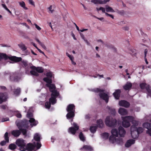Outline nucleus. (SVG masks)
<instances>
[{
  "instance_id": "f257e3e1",
  "label": "nucleus",
  "mask_w": 151,
  "mask_h": 151,
  "mask_svg": "<svg viewBox=\"0 0 151 151\" xmlns=\"http://www.w3.org/2000/svg\"><path fill=\"white\" fill-rule=\"evenodd\" d=\"M44 81L47 83L46 86L49 87L50 91L52 92L51 94V97L50 99L52 104H54L56 103V98L59 95V93L55 90V86L54 84H52V80L48 78H44Z\"/></svg>"
},
{
  "instance_id": "f03ea898",
  "label": "nucleus",
  "mask_w": 151,
  "mask_h": 151,
  "mask_svg": "<svg viewBox=\"0 0 151 151\" xmlns=\"http://www.w3.org/2000/svg\"><path fill=\"white\" fill-rule=\"evenodd\" d=\"M111 135L109 138V142L113 144H122L123 142V140L121 138H116V137L119 136L118 130L116 129H113L111 131Z\"/></svg>"
},
{
  "instance_id": "7ed1b4c3",
  "label": "nucleus",
  "mask_w": 151,
  "mask_h": 151,
  "mask_svg": "<svg viewBox=\"0 0 151 151\" xmlns=\"http://www.w3.org/2000/svg\"><path fill=\"white\" fill-rule=\"evenodd\" d=\"M123 121L122 126L125 127H127L130 125V122H131L133 125H135L138 124V121L134 119L133 117L130 116L122 117Z\"/></svg>"
},
{
  "instance_id": "20e7f679",
  "label": "nucleus",
  "mask_w": 151,
  "mask_h": 151,
  "mask_svg": "<svg viewBox=\"0 0 151 151\" xmlns=\"http://www.w3.org/2000/svg\"><path fill=\"white\" fill-rule=\"evenodd\" d=\"M41 146V144L39 142L36 143L35 142H33V144L31 143H29L26 145V150L28 151H34L40 148Z\"/></svg>"
},
{
  "instance_id": "39448f33",
  "label": "nucleus",
  "mask_w": 151,
  "mask_h": 151,
  "mask_svg": "<svg viewBox=\"0 0 151 151\" xmlns=\"http://www.w3.org/2000/svg\"><path fill=\"white\" fill-rule=\"evenodd\" d=\"M75 109V106L73 104H70L68 106L66 110L68 113L66 115L67 119H69L74 117Z\"/></svg>"
},
{
  "instance_id": "423d86ee",
  "label": "nucleus",
  "mask_w": 151,
  "mask_h": 151,
  "mask_svg": "<svg viewBox=\"0 0 151 151\" xmlns=\"http://www.w3.org/2000/svg\"><path fill=\"white\" fill-rule=\"evenodd\" d=\"M16 145L19 147V150L21 151L26 150V143L25 141L22 139H17L16 142Z\"/></svg>"
},
{
  "instance_id": "0eeeda50",
  "label": "nucleus",
  "mask_w": 151,
  "mask_h": 151,
  "mask_svg": "<svg viewBox=\"0 0 151 151\" xmlns=\"http://www.w3.org/2000/svg\"><path fill=\"white\" fill-rule=\"evenodd\" d=\"M116 121L111 116H107L105 120L106 125L109 127H114L116 124Z\"/></svg>"
},
{
  "instance_id": "6e6552de",
  "label": "nucleus",
  "mask_w": 151,
  "mask_h": 151,
  "mask_svg": "<svg viewBox=\"0 0 151 151\" xmlns=\"http://www.w3.org/2000/svg\"><path fill=\"white\" fill-rule=\"evenodd\" d=\"M94 91L96 92H99L100 93L99 94V96L103 100H104L106 103L108 102L109 96L107 94L101 92L103 91L98 88H96L94 90Z\"/></svg>"
},
{
  "instance_id": "1a4fd4ad",
  "label": "nucleus",
  "mask_w": 151,
  "mask_h": 151,
  "mask_svg": "<svg viewBox=\"0 0 151 151\" xmlns=\"http://www.w3.org/2000/svg\"><path fill=\"white\" fill-rule=\"evenodd\" d=\"M19 130H14L12 132V134L14 137H17L20 135L21 132H22L23 134L25 135L26 134L27 131L26 129H23L22 128L18 127Z\"/></svg>"
},
{
  "instance_id": "9d476101",
  "label": "nucleus",
  "mask_w": 151,
  "mask_h": 151,
  "mask_svg": "<svg viewBox=\"0 0 151 151\" xmlns=\"http://www.w3.org/2000/svg\"><path fill=\"white\" fill-rule=\"evenodd\" d=\"M72 125L73 126V127L69 128L68 130V132L73 135H74L76 133V131L79 129V127L77 124L75 123L72 124Z\"/></svg>"
},
{
  "instance_id": "9b49d317",
  "label": "nucleus",
  "mask_w": 151,
  "mask_h": 151,
  "mask_svg": "<svg viewBox=\"0 0 151 151\" xmlns=\"http://www.w3.org/2000/svg\"><path fill=\"white\" fill-rule=\"evenodd\" d=\"M33 114L31 112H28L27 114V117L29 118L30 119L29 121L30 123V125L31 127L36 126L38 123L37 121H36L35 119L33 118H31L32 117Z\"/></svg>"
},
{
  "instance_id": "f8f14e48",
  "label": "nucleus",
  "mask_w": 151,
  "mask_h": 151,
  "mask_svg": "<svg viewBox=\"0 0 151 151\" xmlns=\"http://www.w3.org/2000/svg\"><path fill=\"white\" fill-rule=\"evenodd\" d=\"M134 129H136L135 128V125H132L131 127V134L132 137L133 139H136L138 137L139 134L137 130Z\"/></svg>"
},
{
  "instance_id": "ddd939ff",
  "label": "nucleus",
  "mask_w": 151,
  "mask_h": 151,
  "mask_svg": "<svg viewBox=\"0 0 151 151\" xmlns=\"http://www.w3.org/2000/svg\"><path fill=\"white\" fill-rule=\"evenodd\" d=\"M144 128H146V133L151 136V124L148 122L145 123L143 124Z\"/></svg>"
},
{
  "instance_id": "4468645a",
  "label": "nucleus",
  "mask_w": 151,
  "mask_h": 151,
  "mask_svg": "<svg viewBox=\"0 0 151 151\" xmlns=\"http://www.w3.org/2000/svg\"><path fill=\"white\" fill-rule=\"evenodd\" d=\"M140 86L142 89L145 88L148 93H151V87L149 85H147L145 83H142L140 85Z\"/></svg>"
},
{
  "instance_id": "2eb2a0df",
  "label": "nucleus",
  "mask_w": 151,
  "mask_h": 151,
  "mask_svg": "<svg viewBox=\"0 0 151 151\" xmlns=\"http://www.w3.org/2000/svg\"><path fill=\"white\" fill-rule=\"evenodd\" d=\"M119 135L121 137H124L126 134V131L122 127H120L118 129Z\"/></svg>"
},
{
  "instance_id": "dca6fc26",
  "label": "nucleus",
  "mask_w": 151,
  "mask_h": 151,
  "mask_svg": "<svg viewBox=\"0 0 151 151\" xmlns=\"http://www.w3.org/2000/svg\"><path fill=\"white\" fill-rule=\"evenodd\" d=\"M119 104L120 106H123L125 107H128L129 106V104L126 101L122 100L119 102Z\"/></svg>"
},
{
  "instance_id": "f3484780",
  "label": "nucleus",
  "mask_w": 151,
  "mask_h": 151,
  "mask_svg": "<svg viewBox=\"0 0 151 151\" xmlns=\"http://www.w3.org/2000/svg\"><path fill=\"white\" fill-rule=\"evenodd\" d=\"M5 141H3L1 142L0 144L2 146L4 145L6 142H9V138L8 137V133L7 132H6L5 133L4 135Z\"/></svg>"
},
{
  "instance_id": "a211bd4d",
  "label": "nucleus",
  "mask_w": 151,
  "mask_h": 151,
  "mask_svg": "<svg viewBox=\"0 0 151 151\" xmlns=\"http://www.w3.org/2000/svg\"><path fill=\"white\" fill-rule=\"evenodd\" d=\"M121 92V90L119 89L116 90L115 92L113 93V95L115 99H119Z\"/></svg>"
},
{
  "instance_id": "6ab92c4d",
  "label": "nucleus",
  "mask_w": 151,
  "mask_h": 151,
  "mask_svg": "<svg viewBox=\"0 0 151 151\" xmlns=\"http://www.w3.org/2000/svg\"><path fill=\"white\" fill-rule=\"evenodd\" d=\"M119 113L122 115H124L127 114V110L125 109L120 108L118 111Z\"/></svg>"
},
{
  "instance_id": "aec40b11",
  "label": "nucleus",
  "mask_w": 151,
  "mask_h": 151,
  "mask_svg": "<svg viewBox=\"0 0 151 151\" xmlns=\"http://www.w3.org/2000/svg\"><path fill=\"white\" fill-rule=\"evenodd\" d=\"M135 143V140L133 139H130L128 140L125 144V146L126 147H129L132 145L133 144Z\"/></svg>"
},
{
  "instance_id": "412c9836",
  "label": "nucleus",
  "mask_w": 151,
  "mask_h": 151,
  "mask_svg": "<svg viewBox=\"0 0 151 151\" xmlns=\"http://www.w3.org/2000/svg\"><path fill=\"white\" fill-rule=\"evenodd\" d=\"M30 68L31 69H33L34 70H36V71L37 73H42L43 72V70L42 68L40 67H38L37 68L34 66H32L30 67Z\"/></svg>"
},
{
  "instance_id": "4be33fe9",
  "label": "nucleus",
  "mask_w": 151,
  "mask_h": 151,
  "mask_svg": "<svg viewBox=\"0 0 151 151\" xmlns=\"http://www.w3.org/2000/svg\"><path fill=\"white\" fill-rule=\"evenodd\" d=\"M7 99L6 94L3 93H0V104L1 103L4 101L6 100Z\"/></svg>"
},
{
  "instance_id": "5701e85b",
  "label": "nucleus",
  "mask_w": 151,
  "mask_h": 151,
  "mask_svg": "<svg viewBox=\"0 0 151 151\" xmlns=\"http://www.w3.org/2000/svg\"><path fill=\"white\" fill-rule=\"evenodd\" d=\"M132 86V84L130 82H127L125 85L123 86L124 88L126 90H129Z\"/></svg>"
},
{
  "instance_id": "b1692460",
  "label": "nucleus",
  "mask_w": 151,
  "mask_h": 151,
  "mask_svg": "<svg viewBox=\"0 0 151 151\" xmlns=\"http://www.w3.org/2000/svg\"><path fill=\"white\" fill-rule=\"evenodd\" d=\"M40 135L39 134L36 133L35 134L34 139L36 141H37V142H39L40 143Z\"/></svg>"
},
{
  "instance_id": "393cba45",
  "label": "nucleus",
  "mask_w": 151,
  "mask_h": 151,
  "mask_svg": "<svg viewBox=\"0 0 151 151\" xmlns=\"http://www.w3.org/2000/svg\"><path fill=\"white\" fill-rule=\"evenodd\" d=\"M91 2L95 4H104L106 3L107 1H91Z\"/></svg>"
},
{
  "instance_id": "a878e982",
  "label": "nucleus",
  "mask_w": 151,
  "mask_h": 151,
  "mask_svg": "<svg viewBox=\"0 0 151 151\" xmlns=\"http://www.w3.org/2000/svg\"><path fill=\"white\" fill-rule=\"evenodd\" d=\"M11 60L15 62H19L22 60V58L20 57H17L16 56H13L10 58Z\"/></svg>"
},
{
  "instance_id": "bb28decb",
  "label": "nucleus",
  "mask_w": 151,
  "mask_h": 151,
  "mask_svg": "<svg viewBox=\"0 0 151 151\" xmlns=\"http://www.w3.org/2000/svg\"><path fill=\"white\" fill-rule=\"evenodd\" d=\"M97 126L100 128H102L104 126V123L102 120L101 119H99L97 120L96 122Z\"/></svg>"
},
{
  "instance_id": "cd10ccee",
  "label": "nucleus",
  "mask_w": 151,
  "mask_h": 151,
  "mask_svg": "<svg viewBox=\"0 0 151 151\" xmlns=\"http://www.w3.org/2000/svg\"><path fill=\"white\" fill-rule=\"evenodd\" d=\"M105 9L107 12H115L112 8L108 6H106Z\"/></svg>"
},
{
  "instance_id": "c85d7f7f",
  "label": "nucleus",
  "mask_w": 151,
  "mask_h": 151,
  "mask_svg": "<svg viewBox=\"0 0 151 151\" xmlns=\"http://www.w3.org/2000/svg\"><path fill=\"white\" fill-rule=\"evenodd\" d=\"M85 149L87 151H91L93 150L92 148L90 146L85 145L81 149Z\"/></svg>"
},
{
  "instance_id": "c756f323",
  "label": "nucleus",
  "mask_w": 151,
  "mask_h": 151,
  "mask_svg": "<svg viewBox=\"0 0 151 151\" xmlns=\"http://www.w3.org/2000/svg\"><path fill=\"white\" fill-rule=\"evenodd\" d=\"M138 124H136V125H134L135 126V128L136 129V130L138 132V133L139 134L140 133L142 132L143 131V129L142 127H139L138 128L136 127V126L138 125ZM135 130H136V129H134Z\"/></svg>"
},
{
  "instance_id": "7c9ffc66",
  "label": "nucleus",
  "mask_w": 151,
  "mask_h": 151,
  "mask_svg": "<svg viewBox=\"0 0 151 151\" xmlns=\"http://www.w3.org/2000/svg\"><path fill=\"white\" fill-rule=\"evenodd\" d=\"M32 70L30 71V73L32 75L37 76H38V73L37 72L36 70L32 69Z\"/></svg>"
},
{
  "instance_id": "2f4dec72",
  "label": "nucleus",
  "mask_w": 151,
  "mask_h": 151,
  "mask_svg": "<svg viewBox=\"0 0 151 151\" xmlns=\"http://www.w3.org/2000/svg\"><path fill=\"white\" fill-rule=\"evenodd\" d=\"M109 136V133H103L102 134V138L104 139H107Z\"/></svg>"
},
{
  "instance_id": "473e14b6",
  "label": "nucleus",
  "mask_w": 151,
  "mask_h": 151,
  "mask_svg": "<svg viewBox=\"0 0 151 151\" xmlns=\"http://www.w3.org/2000/svg\"><path fill=\"white\" fill-rule=\"evenodd\" d=\"M79 137L81 140L83 141H84L85 140V137L81 132L80 133Z\"/></svg>"
},
{
  "instance_id": "72a5a7b5",
  "label": "nucleus",
  "mask_w": 151,
  "mask_h": 151,
  "mask_svg": "<svg viewBox=\"0 0 151 151\" xmlns=\"http://www.w3.org/2000/svg\"><path fill=\"white\" fill-rule=\"evenodd\" d=\"M97 128V127L96 126H92L91 127L90 129L92 133H94L96 132Z\"/></svg>"
},
{
  "instance_id": "f704fd0d",
  "label": "nucleus",
  "mask_w": 151,
  "mask_h": 151,
  "mask_svg": "<svg viewBox=\"0 0 151 151\" xmlns=\"http://www.w3.org/2000/svg\"><path fill=\"white\" fill-rule=\"evenodd\" d=\"M16 146L15 144H11L9 146V149L13 150L16 149Z\"/></svg>"
},
{
  "instance_id": "c9c22d12",
  "label": "nucleus",
  "mask_w": 151,
  "mask_h": 151,
  "mask_svg": "<svg viewBox=\"0 0 151 151\" xmlns=\"http://www.w3.org/2000/svg\"><path fill=\"white\" fill-rule=\"evenodd\" d=\"M19 4L20 6L23 7L24 9L27 10V8L25 7V4L24 2L23 1L19 2Z\"/></svg>"
},
{
  "instance_id": "e433bc0d",
  "label": "nucleus",
  "mask_w": 151,
  "mask_h": 151,
  "mask_svg": "<svg viewBox=\"0 0 151 151\" xmlns=\"http://www.w3.org/2000/svg\"><path fill=\"white\" fill-rule=\"evenodd\" d=\"M21 92V89L20 88H18L14 91V93L16 95H18Z\"/></svg>"
},
{
  "instance_id": "4c0bfd02",
  "label": "nucleus",
  "mask_w": 151,
  "mask_h": 151,
  "mask_svg": "<svg viewBox=\"0 0 151 151\" xmlns=\"http://www.w3.org/2000/svg\"><path fill=\"white\" fill-rule=\"evenodd\" d=\"M107 108L109 110L110 112H111V114H114L115 112L114 109L112 108L109 107H108Z\"/></svg>"
},
{
  "instance_id": "58836bf2",
  "label": "nucleus",
  "mask_w": 151,
  "mask_h": 151,
  "mask_svg": "<svg viewBox=\"0 0 151 151\" xmlns=\"http://www.w3.org/2000/svg\"><path fill=\"white\" fill-rule=\"evenodd\" d=\"M51 103L52 104L51 102L49 101V102H47L45 103V106L46 108L49 109Z\"/></svg>"
},
{
  "instance_id": "ea45409f",
  "label": "nucleus",
  "mask_w": 151,
  "mask_h": 151,
  "mask_svg": "<svg viewBox=\"0 0 151 151\" xmlns=\"http://www.w3.org/2000/svg\"><path fill=\"white\" fill-rule=\"evenodd\" d=\"M46 76H47V77L46 78H48V79H51V78L52 77V73L51 72H48L46 73Z\"/></svg>"
},
{
  "instance_id": "a19ab883",
  "label": "nucleus",
  "mask_w": 151,
  "mask_h": 151,
  "mask_svg": "<svg viewBox=\"0 0 151 151\" xmlns=\"http://www.w3.org/2000/svg\"><path fill=\"white\" fill-rule=\"evenodd\" d=\"M7 57V56L6 54H0V60L3 58L6 59Z\"/></svg>"
},
{
  "instance_id": "79ce46f5",
  "label": "nucleus",
  "mask_w": 151,
  "mask_h": 151,
  "mask_svg": "<svg viewBox=\"0 0 151 151\" xmlns=\"http://www.w3.org/2000/svg\"><path fill=\"white\" fill-rule=\"evenodd\" d=\"M96 10L99 11V10H101L103 13H105V9L102 7H100L99 8H97Z\"/></svg>"
},
{
  "instance_id": "37998d69",
  "label": "nucleus",
  "mask_w": 151,
  "mask_h": 151,
  "mask_svg": "<svg viewBox=\"0 0 151 151\" xmlns=\"http://www.w3.org/2000/svg\"><path fill=\"white\" fill-rule=\"evenodd\" d=\"M19 47L23 50H25L27 49L26 47L23 44L20 45Z\"/></svg>"
},
{
  "instance_id": "c03bdc74",
  "label": "nucleus",
  "mask_w": 151,
  "mask_h": 151,
  "mask_svg": "<svg viewBox=\"0 0 151 151\" xmlns=\"http://www.w3.org/2000/svg\"><path fill=\"white\" fill-rule=\"evenodd\" d=\"M66 55L70 58V60H73L74 59V58L73 56H72L70 55L68 53H66Z\"/></svg>"
},
{
  "instance_id": "a18cd8bd",
  "label": "nucleus",
  "mask_w": 151,
  "mask_h": 151,
  "mask_svg": "<svg viewBox=\"0 0 151 151\" xmlns=\"http://www.w3.org/2000/svg\"><path fill=\"white\" fill-rule=\"evenodd\" d=\"M105 14L106 15L111 17L112 19H113L114 18V17L112 15L109 14L108 13H106V12L105 13Z\"/></svg>"
},
{
  "instance_id": "49530a36",
  "label": "nucleus",
  "mask_w": 151,
  "mask_h": 151,
  "mask_svg": "<svg viewBox=\"0 0 151 151\" xmlns=\"http://www.w3.org/2000/svg\"><path fill=\"white\" fill-rule=\"evenodd\" d=\"M148 50L147 49H145L144 51V57H146L147 55V54Z\"/></svg>"
},
{
  "instance_id": "de8ad7c7",
  "label": "nucleus",
  "mask_w": 151,
  "mask_h": 151,
  "mask_svg": "<svg viewBox=\"0 0 151 151\" xmlns=\"http://www.w3.org/2000/svg\"><path fill=\"white\" fill-rule=\"evenodd\" d=\"M52 6H50L48 8V9L49 10V12L52 13L53 12L54 10H52Z\"/></svg>"
},
{
  "instance_id": "09e8293b",
  "label": "nucleus",
  "mask_w": 151,
  "mask_h": 151,
  "mask_svg": "<svg viewBox=\"0 0 151 151\" xmlns=\"http://www.w3.org/2000/svg\"><path fill=\"white\" fill-rule=\"evenodd\" d=\"M10 79L12 80V81H17V78H14L12 76H10Z\"/></svg>"
},
{
  "instance_id": "8fccbe9b",
  "label": "nucleus",
  "mask_w": 151,
  "mask_h": 151,
  "mask_svg": "<svg viewBox=\"0 0 151 151\" xmlns=\"http://www.w3.org/2000/svg\"><path fill=\"white\" fill-rule=\"evenodd\" d=\"M35 26L36 28L38 30H40L41 29V28L38 26L36 24H35Z\"/></svg>"
},
{
  "instance_id": "3c124183",
  "label": "nucleus",
  "mask_w": 151,
  "mask_h": 151,
  "mask_svg": "<svg viewBox=\"0 0 151 151\" xmlns=\"http://www.w3.org/2000/svg\"><path fill=\"white\" fill-rule=\"evenodd\" d=\"M37 50L40 53L42 54H43L46 57V55H45L44 53L42 52V51H41L40 49H39L38 48H37Z\"/></svg>"
},
{
  "instance_id": "603ef678",
  "label": "nucleus",
  "mask_w": 151,
  "mask_h": 151,
  "mask_svg": "<svg viewBox=\"0 0 151 151\" xmlns=\"http://www.w3.org/2000/svg\"><path fill=\"white\" fill-rule=\"evenodd\" d=\"M22 62L23 65H24L25 66H26L27 65V63L26 61L23 60L22 61Z\"/></svg>"
},
{
  "instance_id": "864d4df0",
  "label": "nucleus",
  "mask_w": 151,
  "mask_h": 151,
  "mask_svg": "<svg viewBox=\"0 0 151 151\" xmlns=\"http://www.w3.org/2000/svg\"><path fill=\"white\" fill-rule=\"evenodd\" d=\"M29 3L32 5L35 6L34 2L33 1H29Z\"/></svg>"
},
{
  "instance_id": "5fc2aeb1",
  "label": "nucleus",
  "mask_w": 151,
  "mask_h": 151,
  "mask_svg": "<svg viewBox=\"0 0 151 151\" xmlns=\"http://www.w3.org/2000/svg\"><path fill=\"white\" fill-rule=\"evenodd\" d=\"M9 120V119L8 118H3L2 119V122H4L5 121H7Z\"/></svg>"
},
{
  "instance_id": "6e6d98bb",
  "label": "nucleus",
  "mask_w": 151,
  "mask_h": 151,
  "mask_svg": "<svg viewBox=\"0 0 151 151\" xmlns=\"http://www.w3.org/2000/svg\"><path fill=\"white\" fill-rule=\"evenodd\" d=\"M40 45L42 46V47L43 48L45 49H46V47L45 46V45L42 43L41 44H40Z\"/></svg>"
},
{
  "instance_id": "4d7b16f0",
  "label": "nucleus",
  "mask_w": 151,
  "mask_h": 151,
  "mask_svg": "<svg viewBox=\"0 0 151 151\" xmlns=\"http://www.w3.org/2000/svg\"><path fill=\"white\" fill-rule=\"evenodd\" d=\"M3 7L6 10L8 8H7L6 5L5 4H1Z\"/></svg>"
},
{
  "instance_id": "13d9d810",
  "label": "nucleus",
  "mask_w": 151,
  "mask_h": 151,
  "mask_svg": "<svg viewBox=\"0 0 151 151\" xmlns=\"http://www.w3.org/2000/svg\"><path fill=\"white\" fill-rule=\"evenodd\" d=\"M35 40L37 41V42L40 45V44H41V43L42 42H41L37 38H35Z\"/></svg>"
},
{
  "instance_id": "bf43d9fd",
  "label": "nucleus",
  "mask_w": 151,
  "mask_h": 151,
  "mask_svg": "<svg viewBox=\"0 0 151 151\" xmlns=\"http://www.w3.org/2000/svg\"><path fill=\"white\" fill-rule=\"evenodd\" d=\"M16 116L19 118H21L22 116V115L20 113H18L16 115Z\"/></svg>"
},
{
  "instance_id": "052dcab7",
  "label": "nucleus",
  "mask_w": 151,
  "mask_h": 151,
  "mask_svg": "<svg viewBox=\"0 0 151 151\" xmlns=\"http://www.w3.org/2000/svg\"><path fill=\"white\" fill-rule=\"evenodd\" d=\"M90 117V115L89 114L86 115L85 116V118L86 119H88Z\"/></svg>"
},
{
  "instance_id": "680f3d73",
  "label": "nucleus",
  "mask_w": 151,
  "mask_h": 151,
  "mask_svg": "<svg viewBox=\"0 0 151 151\" xmlns=\"http://www.w3.org/2000/svg\"><path fill=\"white\" fill-rule=\"evenodd\" d=\"M84 41L86 42L87 44L88 45H90V43L86 39H84Z\"/></svg>"
},
{
  "instance_id": "e2e57ef3",
  "label": "nucleus",
  "mask_w": 151,
  "mask_h": 151,
  "mask_svg": "<svg viewBox=\"0 0 151 151\" xmlns=\"http://www.w3.org/2000/svg\"><path fill=\"white\" fill-rule=\"evenodd\" d=\"M97 19H99V20H100L101 21H103L104 20V18L103 17H101V18H97Z\"/></svg>"
},
{
  "instance_id": "0e129e2a",
  "label": "nucleus",
  "mask_w": 151,
  "mask_h": 151,
  "mask_svg": "<svg viewBox=\"0 0 151 151\" xmlns=\"http://www.w3.org/2000/svg\"><path fill=\"white\" fill-rule=\"evenodd\" d=\"M71 61L72 63L74 65H75L76 64V63L75 62L73 61V60H71Z\"/></svg>"
},
{
  "instance_id": "69168bd1",
  "label": "nucleus",
  "mask_w": 151,
  "mask_h": 151,
  "mask_svg": "<svg viewBox=\"0 0 151 151\" xmlns=\"http://www.w3.org/2000/svg\"><path fill=\"white\" fill-rule=\"evenodd\" d=\"M74 24H75V25L78 31H79V28L78 27L77 25L75 23H74Z\"/></svg>"
},
{
  "instance_id": "338daca9",
  "label": "nucleus",
  "mask_w": 151,
  "mask_h": 151,
  "mask_svg": "<svg viewBox=\"0 0 151 151\" xmlns=\"http://www.w3.org/2000/svg\"><path fill=\"white\" fill-rule=\"evenodd\" d=\"M31 43L35 47H36V48H38L35 43L32 42Z\"/></svg>"
},
{
  "instance_id": "774afa93",
  "label": "nucleus",
  "mask_w": 151,
  "mask_h": 151,
  "mask_svg": "<svg viewBox=\"0 0 151 151\" xmlns=\"http://www.w3.org/2000/svg\"><path fill=\"white\" fill-rule=\"evenodd\" d=\"M96 57L97 58H100V55L98 53L96 54Z\"/></svg>"
}]
</instances>
